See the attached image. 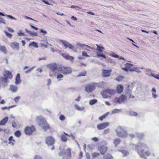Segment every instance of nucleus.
Segmentation results:
<instances>
[{
	"label": "nucleus",
	"instance_id": "obj_1",
	"mask_svg": "<svg viewBox=\"0 0 159 159\" xmlns=\"http://www.w3.org/2000/svg\"><path fill=\"white\" fill-rule=\"evenodd\" d=\"M136 147L138 150V153L141 157L146 159L147 156L151 154V153L148 150V148L145 144L139 143Z\"/></svg>",
	"mask_w": 159,
	"mask_h": 159
},
{
	"label": "nucleus",
	"instance_id": "obj_2",
	"mask_svg": "<svg viewBox=\"0 0 159 159\" xmlns=\"http://www.w3.org/2000/svg\"><path fill=\"white\" fill-rule=\"evenodd\" d=\"M37 120L40 125H44L43 127V129L45 131L50 128L49 124L47 123L45 119L42 116L37 117Z\"/></svg>",
	"mask_w": 159,
	"mask_h": 159
},
{
	"label": "nucleus",
	"instance_id": "obj_3",
	"mask_svg": "<svg viewBox=\"0 0 159 159\" xmlns=\"http://www.w3.org/2000/svg\"><path fill=\"white\" fill-rule=\"evenodd\" d=\"M115 132L118 137L121 138H125L128 135L126 130L120 126L118 127L115 130Z\"/></svg>",
	"mask_w": 159,
	"mask_h": 159
},
{
	"label": "nucleus",
	"instance_id": "obj_4",
	"mask_svg": "<svg viewBox=\"0 0 159 159\" xmlns=\"http://www.w3.org/2000/svg\"><path fill=\"white\" fill-rule=\"evenodd\" d=\"M50 68L51 70L49 72V76L51 77H53L55 76L57 73L59 72L60 67L57 68L56 64H51L50 66Z\"/></svg>",
	"mask_w": 159,
	"mask_h": 159
},
{
	"label": "nucleus",
	"instance_id": "obj_5",
	"mask_svg": "<svg viewBox=\"0 0 159 159\" xmlns=\"http://www.w3.org/2000/svg\"><path fill=\"white\" fill-rule=\"evenodd\" d=\"M116 90L112 89H107L101 92L103 97L106 98L110 97L111 95L114 94L116 93Z\"/></svg>",
	"mask_w": 159,
	"mask_h": 159
},
{
	"label": "nucleus",
	"instance_id": "obj_6",
	"mask_svg": "<svg viewBox=\"0 0 159 159\" xmlns=\"http://www.w3.org/2000/svg\"><path fill=\"white\" fill-rule=\"evenodd\" d=\"M98 86V84L97 83L88 84L85 87V91L88 93H90L94 90L96 87Z\"/></svg>",
	"mask_w": 159,
	"mask_h": 159
},
{
	"label": "nucleus",
	"instance_id": "obj_7",
	"mask_svg": "<svg viewBox=\"0 0 159 159\" xmlns=\"http://www.w3.org/2000/svg\"><path fill=\"white\" fill-rule=\"evenodd\" d=\"M59 72L65 75H68L72 72V70L69 67L62 66L60 67Z\"/></svg>",
	"mask_w": 159,
	"mask_h": 159
},
{
	"label": "nucleus",
	"instance_id": "obj_8",
	"mask_svg": "<svg viewBox=\"0 0 159 159\" xmlns=\"http://www.w3.org/2000/svg\"><path fill=\"white\" fill-rule=\"evenodd\" d=\"M59 155L60 156H62V159H67L65 158L66 157H70L71 155V150L70 148H68L66 152H60L59 153Z\"/></svg>",
	"mask_w": 159,
	"mask_h": 159
},
{
	"label": "nucleus",
	"instance_id": "obj_9",
	"mask_svg": "<svg viewBox=\"0 0 159 159\" xmlns=\"http://www.w3.org/2000/svg\"><path fill=\"white\" fill-rule=\"evenodd\" d=\"M126 97L124 94L121 95L119 98H116L113 100L114 102L121 103L127 99Z\"/></svg>",
	"mask_w": 159,
	"mask_h": 159
},
{
	"label": "nucleus",
	"instance_id": "obj_10",
	"mask_svg": "<svg viewBox=\"0 0 159 159\" xmlns=\"http://www.w3.org/2000/svg\"><path fill=\"white\" fill-rule=\"evenodd\" d=\"M55 141L54 138L51 136H48L46 138V143L48 146L53 145Z\"/></svg>",
	"mask_w": 159,
	"mask_h": 159
},
{
	"label": "nucleus",
	"instance_id": "obj_11",
	"mask_svg": "<svg viewBox=\"0 0 159 159\" xmlns=\"http://www.w3.org/2000/svg\"><path fill=\"white\" fill-rule=\"evenodd\" d=\"M109 125V123L108 122H105L98 125L97 126V128L98 130H102L108 127Z\"/></svg>",
	"mask_w": 159,
	"mask_h": 159
},
{
	"label": "nucleus",
	"instance_id": "obj_12",
	"mask_svg": "<svg viewBox=\"0 0 159 159\" xmlns=\"http://www.w3.org/2000/svg\"><path fill=\"white\" fill-rule=\"evenodd\" d=\"M60 41L63 44L66 48H69L70 49H73L74 46L67 41L60 40Z\"/></svg>",
	"mask_w": 159,
	"mask_h": 159
},
{
	"label": "nucleus",
	"instance_id": "obj_13",
	"mask_svg": "<svg viewBox=\"0 0 159 159\" xmlns=\"http://www.w3.org/2000/svg\"><path fill=\"white\" fill-rule=\"evenodd\" d=\"M35 131V129L33 126L31 127H27L25 129V132L27 134H31L33 131Z\"/></svg>",
	"mask_w": 159,
	"mask_h": 159
},
{
	"label": "nucleus",
	"instance_id": "obj_14",
	"mask_svg": "<svg viewBox=\"0 0 159 159\" xmlns=\"http://www.w3.org/2000/svg\"><path fill=\"white\" fill-rule=\"evenodd\" d=\"M98 150L103 155L107 151V147L105 146H101L99 147Z\"/></svg>",
	"mask_w": 159,
	"mask_h": 159
},
{
	"label": "nucleus",
	"instance_id": "obj_15",
	"mask_svg": "<svg viewBox=\"0 0 159 159\" xmlns=\"http://www.w3.org/2000/svg\"><path fill=\"white\" fill-rule=\"evenodd\" d=\"M61 55L63 58L71 61H73L74 59V58L73 57L70 56L65 53H62Z\"/></svg>",
	"mask_w": 159,
	"mask_h": 159
},
{
	"label": "nucleus",
	"instance_id": "obj_16",
	"mask_svg": "<svg viewBox=\"0 0 159 159\" xmlns=\"http://www.w3.org/2000/svg\"><path fill=\"white\" fill-rule=\"evenodd\" d=\"M5 77L9 78L11 79L12 78V75L11 73L9 71L5 70L3 73Z\"/></svg>",
	"mask_w": 159,
	"mask_h": 159
},
{
	"label": "nucleus",
	"instance_id": "obj_17",
	"mask_svg": "<svg viewBox=\"0 0 159 159\" xmlns=\"http://www.w3.org/2000/svg\"><path fill=\"white\" fill-rule=\"evenodd\" d=\"M10 46L13 48L16 49L18 50L19 49V44L16 42H14L11 43Z\"/></svg>",
	"mask_w": 159,
	"mask_h": 159
},
{
	"label": "nucleus",
	"instance_id": "obj_18",
	"mask_svg": "<svg viewBox=\"0 0 159 159\" xmlns=\"http://www.w3.org/2000/svg\"><path fill=\"white\" fill-rule=\"evenodd\" d=\"M111 70H103L102 71V75L104 77H107L110 76Z\"/></svg>",
	"mask_w": 159,
	"mask_h": 159
},
{
	"label": "nucleus",
	"instance_id": "obj_19",
	"mask_svg": "<svg viewBox=\"0 0 159 159\" xmlns=\"http://www.w3.org/2000/svg\"><path fill=\"white\" fill-rule=\"evenodd\" d=\"M10 90L12 92H16L18 90V87L16 85H11L10 86Z\"/></svg>",
	"mask_w": 159,
	"mask_h": 159
},
{
	"label": "nucleus",
	"instance_id": "obj_20",
	"mask_svg": "<svg viewBox=\"0 0 159 159\" xmlns=\"http://www.w3.org/2000/svg\"><path fill=\"white\" fill-rule=\"evenodd\" d=\"M21 82L20 79V74L19 73L17 74L15 79V84L18 85Z\"/></svg>",
	"mask_w": 159,
	"mask_h": 159
},
{
	"label": "nucleus",
	"instance_id": "obj_21",
	"mask_svg": "<svg viewBox=\"0 0 159 159\" xmlns=\"http://www.w3.org/2000/svg\"><path fill=\"white\" fill-rule=\"evenodd\" d=\"M116 89L118 93H120L123 92L124 89V87L122 85H119L117 86Z\"/></svg>",
	"mask_w": 159,
	"mask_h": 159
},
{
	"label": "nucleus",
	"instance_id": "obj_22",
	"mask_svg": "<svg viewBox=\"0 0 159 159\" xmlns=\"http://www.w3.org/2000/svg\"><path fill=\"white\" fill-rule=\"evenodd\" d=\"M8 117H6L2 120L0 122V125H4L8 121Z\"/></svg>",
	"mask_w": 159,
	"mask_h": 159
},
{
	"label": "nucleus",
	"instance_id": "obj_23",
	"mask_svg": "<svg viewBox=\"0 0 159 159\" xmlns=\"http://www.w3.org/2000/svg\"><path fill=\"white\" fill-rule=\"evenodd\" d=\"M125 66L126 67H128V69L129 70V71L130 72H134V71H132L131 70H132L134 69L135 68V67L133 66V65L129 63H126L125 65Z\"/></svg>",
	"mask_w": 159,
	"mask_h": 159
},
{
	"label": "nucleus",
	"instance_id": "obj_24",
	"mask_svg": "<svg viewBox=\"0 0 159 159\" xmlns=\"http://www.w3.org/2000/svg\"><path fill=\"white\" fill-rule=\"evenodd\" d=\"M110 56L112 57H114L116 58H119V59L123 60L124 61H126L125 59V58L122 57H119V56L116 55L114 53H112L110 55Z\"/></svg>",
	"mask_w": 159,
	"mask_h": 159
},
{
	"label": "nucleus",
	"instance_id": "obj_25",
	"mask_svg": "<svg viewBox=\"0 0 159 159\" xmlns=\"http://www.w3.org/2000/svg\"><path fill=\"white\" fill-rule=\"evenodd\" d=\"M0 15L2 16H6L7 17L9 18H10L11 19H12V20H16V18L13 17L12 16H11L10 15H5L4 14L1 13L0 12Z\"/></svg>",
	"mask_w": 159,
	"mask_h": 159
},
{
	"label": "nucleus",
	"instance_id": "obj_26",
	"mask_svg": "<svg viewBox=\"0 0 159 159\" xmlns=\"http://www.w3.org/2000/svg\"><path fill=\"white\" fill-rule=\"evenodd\" d=\"M29 46V47L33 46L35 48H38V46L37 43L35 42H33L30 43Z\"/></svg>",
	"mask_w": 159,
	"mask_h": 159
},
{
	"label": "nucleus",
	"instance_id": "obj_27",
	"mask_svg": "<svg viewBox=\"0 0 159 159\" xmlns=\"http://www.w3.org/2000/svg\"><path fill=\"white\" fill-rule=\"evenodd\" d=\"M120 140L119 138H116L114 140L113 143L116 147L120 142Z\"/></svg>",
	"mask_w": 159,
	"mask_h": 159
},
{
	"label": "nucleus",
	"instance_id": "obj_28",
	"mask_svg": "<svg viewBox=\"0 0 159 159\" xmlns=\"http://www.w3.org/2000/svg\"><path fill=\"white\" fill-rule=\"evenodd\" d=\"M77 45L79 46V47H80L81 48H83L84 46H86L89 48L91 49H93L92 48L90 47V46L86 45L84 44L80 43H78L76 44Z\"/></svg>",
	"mask_w": 159,
	"mask_h": 159
},
{
	"label": "nucleus",
	"instance_id": "obj_29",
	"mask_svg": "<svg viewBox=\"0 0 159 159\" xmlns=\"http://www.w3.org/2000/svg\"><path fill=\"white\" fill-rule=\"evenodd\" d=\"M65 135L64 134H62L61 135V139L63 142H66L67 140V139Z\"/></svg>",
	"mask_w": 159,
	"mask_h": 159
},
{
	"label": "nucleus",
	"instance_id": "obj_30",
	"mask_svg": "<svg viewBox=\"0 0 159 159\" xmlns=\"http://www.w3.org/2000/svg\"><path fill=\"white\" fill-rule=\"evenodd\" d=\"M109 113V112H107L103 115L100 117L99 118V119L100 121H102L104 118L106 117Z\"/></svg>",
	"mask_w": 159,
	"mask_h": 159
},
{
	"label": "nucleus",
	"instance_id": "obj_31",
	"mask_svg": "<svg viewBox=\"0 0 159 159\" xmlns=\"http://www.w3.org/2000/svg\"><path fill=\"white\" fill-rule=\"evenodd\" d=\"M59 72L57 73L56 75H57V79L59 81H60L61 80V78L63 77V76L62 74H59Z\"/></svg>",
	"mask_w": 159,
	"mask_h": 159
},
{
	"label": "nucleus",
	"instance_id": "obj_32",
	"mask_svg": "<svg viewBox=\"0 0 159 159\" xmlns=\"http://www.w3.org/2000/svg\"><path fill=\"white\" fill-rule=\"evenodd\" d=\"M99 155L100 154L96 152H93L91 154V156L93 158H95L99 156Z\"/></svg>",
	"mask_w": 159,
	"mask_h": 159
},
{
	"label": "nucleus",
	"instance_id": "obj_33",
	"mask_svg": "<svg viewBox=\"0 0 159 159\" xmlns=\"http://www.w3.org/2000/svg\"><path fill=\"white\" fill-rule=\"evenodd\" d=\"M118 151L119 152H121L122 153V154H123L124 156H126L127 155L129 154V153L127 151H126V150H118Z\"/></svg>",
	"mask_w": 159,
	"mask_h": 159
},
{
	"label": "nucleus",
	"instance_id": "obj_34",
	"mask_svg": "<svg viewBox=\"0 0 159 159\" xmlns=\"http://www.w3.org/2000/svg\"><path fill=\"white\" fill-rule=\"evenodd\" d=\"M148 75L149 76H152L155 78L156 79L159 80V74L157 75H155V74L152 73H151L150 75H149V74H148Z\"/></svg>",
	"mask_w": 159,
	"mask_h": 159
},
{
	"label": "nucleus",
	"instance_id": "obj_35",
	"mask_svg": "<svg viewBox=\"0 0 159 159\" xmlns=\"http://www.w3.org/2000/svg\"><path fill=\"white\" fill-rule=\"evenodd\" d=\"M98 101L97 99H93L90 100L89 102V104L90 105H93L97 102Z\"/></svg>",
	"mask_w": 159,
	"mask_h": 159
},
{
	"label": "nucleus",
	"instance_id": "obj_36",
	"mask_svg": "<svg viewBox=\"0 0 159 159\" xmlns=\"http://www.w3.org/2000/svg\"><path fill=\"white\" fill-rule=\"evenodd\" d=\"M136 136L139 139H142L143 137V134L136 133Z\"/></svg>",
	"mask_w": 159,
	"mask_h": 159
},
{
	"label": "nucleus",
	"instance_id": "obj_37",
	"mask_svg": "<svg viewBox=\"0 0 159 159\" xmlns=\"http://www.w3.org/2000/svg\"><path fill=\"white\" fill-rule=\"evenodd\" d=\"M15 135L17 137H19L21 135L20 132L19 130L16 131L15 133Z\"/></svg>",
	"mask_w": 159,
	"mask_h": 159
},
{
	"label": "nucleus",
	"instance_id": "obj_38",
	"mask_svg": "<svg viewBox=\"0 0 159 159\" xmlns=\"http://www.w3.org/2000/svg\"><path fill=\"white\" fill-rule=\"evenodd\" d=\"M0 50L2 52L6 53V48L4 46H1L0 47Z\"/></svg>",
	"mask_w": 159,
	"mask_h": 159
},
{
	"label": "nucleus",
	"instance_id": "obj_39",
	"mask_svg": "<svg viewBox=\"0 0 159 159\" xmlns=\"http://www.w3.org/2000/svg\"><path fill=\"white\" fill-rule=\"evenodd\" d=\"M104 158L105 159H112L113 157L111 155L108 154L104 157Z\"/></svg>",
	"mask_w": 159,
	"mask_h": 159
},
{
	"label": "nucleus",
	"instance_id": "obj_40",
	"mask_svg": "<svg viewBox=\"0 0 159 159\" xmlns=\"http://www.w3.org/2000/svg\"><path fill=\"white\" fill-rule=\"evenodd\" d=\"M86 74V71H84L81 72L78 75V76H85Z\"/></svg>",
	"mask_w": 159,
	"mask_h": 159
},
{
	"label": "nucleus",
	"instance_id": "obj_41",
	"mask_svg": "<svg viewBox=\"0 0 159 159\" xmlns=\"http://www.w3.org/2000/svg\"><path fill=\"white\" fill-rule=\"evenodd\" d=\"M75 107L77 110L79 111H81L83 110L84 109V107H80L78 105H75Z\"/></svg>",
	"mask_w": 159,
	"mask_h": 159
},
{
	"label": "nucleus",
	"instance_id": "obj_42",
	"mask_svg": "<svg viewBox=\"0 0 159 159\" xmlns=\"http://www.w3.org/2000/svg\"><path fill=\"white\" fill-rule=\"evenodd\" d=\"M120 111H121V109H115L113 110L112 111V113L113 114L117 113L120 112Z\"/></svg>",
	"mask_w": 159,
	"mask_h": 159
},
{
	"label": "nucleus",
	"instance_id": "obj_43",
	"mask_svg": "<svg viewBox=\"0 0 159 159\" xmlns=\"http://www.w3.org/2000/svg\"><path fill=\"white\" fill-rule=\"evenodd\" d=\"M123 78H124V77L123 76H119L117 77L116 78V80H117L118 81H121L123 79Z\"/></svg>",
	"mask_w": 159,
	"mask_h": 159
},
{
	"label": "nucleus",
	"instance_id": "obj_44",
	"mask_svg": "<svg viewBox=\"0 0 159 159\" xmlns=\"http://www.w3.org/2000/svg\"><path fill=\"white\" fill-rule=\"evenodd\" d=\"M131 70L132 71H135L138 73L141 72V71L139 70V69L136 67L133 69Z\"/></svg>",
	"mask_w": 159,
	"mask_h": 159
},
{
	"label": "nucleus",
	"instance_id": "obj_45",
	"mask_svg": "<svg viewBox=\"0 0 159 159\" xmlns=\"http://www.w3.org/2000/svg\"><path fill=\"white\" fill-rule=\"evenodd\" d=\"M59 119L60 120L63 121L65 119V117L63 115H61L59 116Z\"/></svg>",
	"mask_w": 159,
	"mask_h": 159
},
{
	"label": "nucleus",
	"instance_id": "obj_46",
	"mask_svg": "<svg viewBox=\"0 0 159 159\" xmlns=\"http://www.w3.org/2000/svg\"><path fill=\"white\" fill-rule=\"evenodd\" d=\"M145 69V72L147 73L146 74L147 75H148V74H149V75H150V74L152 73H151V70L150 69Z\"/></svg>",
	"mask_w": 159,
	"mask_h": 159
},
{
	"label": "nucleus",
	"instance_id": "obj_47",
	"mask_svg": "<svg viewBox=\"0 0 159 159\" xmlns=\"http://www.w3.org/2000/svg\"><path fill=\"white\" fill-rule=\"evenodd\" d=\"M1 79L3 82L7 83L8 82V78L7 77L2 78Z\"/></svg>",
	"mask_w": 159,
	"mask_h": 159
},
{
	"label": "nucleus",
	"instance_id": "obj_48",
	"mask_svg": "<svg viewBox=\"0 0 159 159\" xmlns=\"http://www.w3.org/2000/svg\"><path fill=\"white\" fill-rule=\"evenodd\" d=\"M5 32L6 33V35L8 37L10 38H11L12 37V34L6 32V31H5Z\"/></svg>",
	"mask_w": 159,
	"mask_h": 159
},
{
	"label": "nucleus",
	"instance_id": "obj_49",
	"mask_svg": "<svg viewBox=\"0 0 159 159\" xmlns=\"http://www.w3.org/2000/svg\"><path fill=\"white\" fill-rule=\"evenodd\" d=\"M130 114L131 116H136L137 115V113L134 111H131L130 112Z\"/></svg>",
	"mask_w": 159,
	"mask_h": 159
},
{
	"label": "nucleus",
	"instance_id": "obj_50",
	"mask_svg": "<svg viewBox=\"0 0 159 159\" xmlns=\"http://www.w3.org/2000/svg\"><path fill=\"white\" fill-rule=\"evenodd\" d=\"M20 98V97L17 96V97H16L15 98L14 100L16 102H17L19 101Z\"/></svg>",
	"mask_w": 159,
	"mask_h": 159
},
{
	"label": "nucleus",
	"instance_id": "obj_51",
	"mask_svg": "<svg viewBox=\"0 0 159 159\" xmlns=\"http://www.w3.org/2000/svg\"><path fill=\"white\" fill-rule=\"evenodd\" d=\"M152 96L153 98L154 99H156L157 97H158V95L157 94L155 93H152Z\"/></svg>",
	"mask_w": 159,
	"mask_h": 159
},
{
	"label": "nucleus",
	"instance_id": "obj_52",
	"mask_svg": "<svg viewBox=\"0 0 159 159\" xmlns=\"http://www.w3.org/2000/svg\"><path fill=\"white\" fill-rule=\"evenodd\" d=\"M34 159H43V158L40 156L37 155L35 156Z\"/></svg>",
	"mask_w": 159,
	"mask_h": 159
},
{
	"label": "nucleus",
	"instance_id": "obj_53",
	"mask_svg": "<svg viewBox=\"0 0 159 159\" xmlns=\"http://www.w3.org/2000/svg\"><path fill=\"white\" fill-rule=\"evenodd\" d=\"M31 36H37L38 34L36 32H31L30 34Z\"/></svg>",
	"mask_w": 159,
	"mask_h": 159
},
{
	"label": "nucleus",
	"instance_id": "obj_54",
	"mask_svg": "<svg viewBox=\"0 0 159 159\" xmlns=\"http://www.w3.org/2000/svg\"><path fill=\"white\" fill-rule=\"evenodd\" d=\"M82 56H86L87 57H89V56L87 55V53L85 52H83L82 53Z\"/></svg>",
	"mask_w": 159,
	"mask_h": 159
},
{
	"label": "nucleus",
	"instance_id": "obj_55",
	"mask_svg": "<svg viewBox=\"0 0 159 159\" xmlns=\"http://www.w3.org/2000/svg\"><path fill=\"white\" fill-rule=\"evenodd\" d=\"M0 22L5 24L4 19L1 16H0Z\"/></svg>",
	"mask_w": 159,
	"mask_h": 159
},
{
	"label": "nucleus",
	"instance_id": "obj_56",
	"mask_svg": "<svg viewBox=\"0 0 159 159\" xmlns=\"http://www.w3.org/2000/svg\"><path fill=\"white\" fill-rule=\"evenodd\" d=\"M96 45L97 47V50H98V51H99V52H102V50L101 49V47L99 46L97 44H96Z\"/></svg>",
	"mask_w": 159,
	"mask_h": 159
},
{
	"label": "nucleus",
	"instance_id": "obj_57",
	"mask_svg": "<svg viewBox=\"0 0 159 159\" xmlns=\"http://www.w3.org/2000/svg\"><path fill=\"white\" fill-rule=\"evenodd\" d=\"M92 140L95 142H97L98 141V139L97 138L94 137L92 138Z\"/></svg>",
	"mask_w": 159,
	"mask_h": 159
},
{
	"label": "nucleus",
	"instance_id": "obj_58",
	"mask_svg": "<svg viewBox=\"0 0 159 159\" xmlns=\"http://www.w3.org/2000/svg\"><path fill=\"white\" fill-rule=\"evenodd\" d=\"M41 45L42 46L44 47L45 48H48V46L47 45L43 43H41Z\"/></svg>",
	"mask_w": 159,
	"mask_h": 159
},
{
	"label": "nucleus",
	"instance_id": "obj_59",
	"mask_svg": "<svg viewBox=\"0 0 159 159\" xmlns=\"http://www.w3.org/2000/svg\"><path fill=\"white\" fill-rule=\"evenodd\" d=\"M34 68V67H32L30 69H29V70L26 71L25 72V73H30L31 71V70Z\"/></svg>",
	"mask_w": 159,
	"mask_h": 159
},
{
	"label": "nucleus",
	"instance_id": "obj_60",
	"mask_svg": "<svg viewBox=\"0 0 159 159\" xmlns=\"http://www.w3.org/2000/svg\"><path fill=\"white\" fill-rule=\"evenodd\" d=\"M122 69L123 70H125L126 72L129 71V70L128 69V67L126 66V67L125 68H122Z\"/></svg>",
	"mask_w": 159,
	"mask_h": 159
},
{
	"label": "nucleus",
	"instance_id": "obj_61",
	"mask_svg": "<svg viewBox=\"0 0 159 159\" xmlns=\"http://www.w3.org/2000/svg\"><path fill=\"white\" fill-rule=\"evenodd\" d=\"M156 92V89L154 87H153V88H152L151 90V92H152V93H155Z\"/></svg>",
	"mask_w": 159,
	"mask_h": 159
},
{
	"label": "nucleus",
	"instance_id": "obj_62",
	"mask_svg": "<svg viewBox=\"0 0 159 159\" xmlns=\"http://www.w3.org/2000/svg\"><path fill=\"white\" fill-rule=\"evenodd\" d=\"M71 19L72 20H73L74 21H76L77 20V18L75 17L74 16H72L71 17Z\"/></svg>",
	"mask_w": 159,
	"mask_h": 159
},
{
	"label": "nucleus",
	"instance_id": "obj_63",
	"mask_svg": "<svg viewBox=\"0 0 159 159\" xmlns=\"http://www.w3.org/2000/svg\"><path fill=\"white\" fill-rule=\"evenodd\" d=\"M18 34L19 36H24L25 35L22 32L18 33Z\"/></svg>",
	"mask_w": 159,
	"mask_h": 159
},
{
	"label": "nucleus",
	"instance_id": "obj_64",
	"mask_svg": "<svg viewBox=\"0 0 159 159\" xmlns=\"http://www.w3.org/2000/svg\"><path fill=\"white\" fill-rule=\"evenodd\" d=\"M42 1L44 2L45 4L47 5H50V4L47 1L45 0H42Z\"/></svg>",
	"mask_w": 159,
	"mask_h": 159
}]
</instances>
